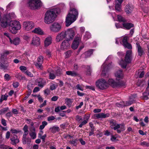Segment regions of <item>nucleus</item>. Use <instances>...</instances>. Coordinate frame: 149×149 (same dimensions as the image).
Instances as JSON below:
<instances>
[{"label":"nucleus","instance_id":"a211bd4d","mask_svg":"<svg viewBox=\"0 0 149 149\" xmlns=\"http://www.w3.org/2000/svg\"><path fill=\"white\" fill-rule=\"evenodd\" d=\"M136 45L138 55L140 56H141L144 53L143 49L141 47L139 43L137 42L136 43Z\"/></svg>","mask_w":149,"mask_h":149},{"label":"nucleus","instance_id":"6e6552de","mask_svg":"<svg viewBox=\"0 0 149 149\" xmlns=\"http://www.w3.org/2000/svg\"><path fill=\"white\" fill-rule=\"evenodd\" d=\"M28 3L30 8L33 10L37 9L41 5L40 0H29Z\"/></svg>","mask_w":149,"mask_h":149},{"label":"nucleus","instance_id":"e2e57ef3","mask_svg":"<svg viewBox=\"0 0 149 149\" xmlns=\"http://www.w3.org/2000/svg\"><path fill=\"white\" fill-rule=\"evenodd\" d=\"M28 129V126L26 125H25L24 126L23 128V130L24 131V132H29Z\"/></svg>","mask_w":149,"mask_h":149},{"label":"nucleus","instance_id":"5701e85b","mask_svg":"<svg viewBox=\"0 0 149 149\" xmlns=\"http://www.w3.org/2000/svg\"><path fill=\"white\" fill-rule=\"evenodd\" d=\"M133 9V7L132 6L129 4L127 5L125 8V11L127 14H129L131 13Z\"/></svg>","mask_w":149,"mask_h":149},{"label":"nucleus","instance_id":"39448f33","mask_svg":"<svg viewBox=\"0 0 149 149\" xmlns=\"http://www.w3.org/2000/svg\"><path fill=\"white\" fill-rule=\"evenodd\" d=\"M132 52L131 50H128L126 52L125 58V61L123 60H122L120 62L119 64L122 68H126L127 63L131 62V58L132 57Z\"/></svg>","mask_w":149,"mask_h":149},{"label":"nucleus","instance_id":"7ed1b4c3","mask_svg":"<svg viewBox=\"0 0 149 149\" xmlns=\"http://www.w3.org/2000/svg\"><path fill=\"white\" fill-rule=\"evenodd\" d=\"M4 10L2 8L0 7V25L2 27H6L8 25V21L14 17L15 15L14 13L4 15L1 18V15L4 13Z\"/></svg>","mask_w":149,"mask_h":149},{"label":"nucleus","instance_id":"dca6fc26","mask_svg":"<svg viewBox=\"0 0 149 149\" xmlns=\"http://www.w3.org/2000/svg\"><path fill=\"white\" fill-rule=\"evenodd\" d=\"M111 63H109L108 65L106 64V62L102 65L101 69L102 70V74H105V72L107 71L109 69L111 68Z\"/></svg>","mask_w":149,"mask_h":149},{"label":"nucleus","instance_id":"c03bdc74","mask_svg":"<svg viewBox=\"0 0 149 149\" xmlns=\"http://www.w3.org/2000/svg\"><path fill=\"white\" fill-rule=\"evenodd\" d=\"M47 137V134H45L41 136V135L40 134H39V137L42 140V142L43 143L45 142V139Z\"/></svg>","mask_w":149,"mask_h":149},{"label":"nucleus","instance_id":"0eeeda50","mask_svg":"<svg viewBox=\"0 0 149 149\" xmlns=\"http://www.w3.org/2000/svg\"><path fill=\"white\" fill-rule=\"evenodd\" d=\"M96 86L101 90L107 89L108 85L107 81L103 79H100L96 83Z\"/></svg>","mask_w":149,"mask_h":149},{"label":"nucleus","instance_id":"c756f323","mask_svg":"<svg viewBox=\"0 0 149 149\" xmlns=\"http://www.w3.org/2000/svg\"><path fill=\"white\" fill-rule=\"evenodd\" d=\"M33 132H30L29 134L31 138L33 139H35L36 137V134L35 132L36 129L34 127H33Z\"/></svg>","mask_w":149,"mask_h":149},{"label":"nucleus","instance_id":"c85d7f7f","mask_svg":"<svg viewBox=\"0 0 149 149\" xmlns=\"http://www.w3.org/2000/svg\"><path fill=\"white\" fill-rule=\"evenodd\" d=\"M65 104L69 107H70L72 103V99L70 98H66L65 99Z\"/></svg>","mask_w":149,"mask_h":149},{"label":"nucleus","instance_id":"4be33fe9","mask_svg":"<svg viewBox=\"0 0 149 149\" xmlns=\"http://www.w3.org/2000/svg\"><path fill=\"white\" fill-rule=\"evenodd\" d=\"M66 74L68 75L74 77H78L79 75L77 72L74 71H67L66 72Z\"/></svg>","mask_w":149,"mask_h":149},{"label":"nucleus","instance_id":"79ce46f5","mask_svg":"<svg viewBox=\"0 0 149 149\" xmlns=\"http://www.w3.org/2000/svg\"><path fill=\"white\" fill-rule=\"evenodd\" d=\"M128 37L127 36H125L123 38L122 41L123 45L128 42Z\"/></svg>","mask_w":149,"mask_h":149},{"label":"nucleus","instance_id":"ea45409f","mask_svg":"<svg viewBox=\"0 0 149 149\" xmlns=\"http://www.w3.org/2000/svg\"><path fill=\"white\" fill-rule=\"evenodd\" d=\"M88 118L89 117L88 116H87V117L86 120H84L83 122H82L81 124L79 125V127H82L83 125L86 124L88 123Z\"/></svg>","mask_w":149,"mask_h":149},{"label":"nucleus","instance_id":"8fccbe9b","mask_svg":"<svg viewBox=\"0 0 149 149\" xmlns=\"http://www.w3.org/2000/svg\"><path fill=\"white\" fill-rule=\"evenodd\" d=\"M55 119V117L53 116H49L47 118V120L49 122H51L52 121Z\"/></svg>","mask_w":149,"mask_h":149},{"label":"nucleus","instance_id":"b1692460","mask_svg":"<svg viewBox=\"0 0 149 149\" xmlns=\"http://www.w3.org/2000/svg\"><path fill=\"white\" fill-rule=\"evenodd\" d=\"M122 25L125 29L127 30L130 29L134 26L133 24L129 23H123Z\"/></svg>","mask_w":149,"mask_h":149},{"label":"nucleus","instance_id":"a18cd8bd","mask_svg":"<svg viewBox=\"0 0 149 149\" xmlns=\"http://www.w3.org/2000/svg\"><path fill=\"white\" fill-rule=\"evenodd\" d=\"M86 68L87 69V70L86 71V74L88 75H90L91 74V69L90 66L87 65L86 66Z\"/></svg>","mask_w":149,"mask_h":149},{"label":"nucleus","instance_id":"3c124183","mask_svg":"<svg viewBox=\"0 0 149 149\" xmlns=\"http://www.w3.org/2000/svg\"><path fill=\"white\" fill-rule=\"evenodd\" d=\"M8 109L9 108L8 107L5 108L1 109L0 110V114L5 113L6 112H7Z\"/></svg>","mask_w":149,"mask_h":149},{"label":"nucleus","instance_id":"423d86ee","mask_svg":"<svg viewBox=\"0 0 149 149\" xmlns=\"http://www.w3.org/2000/svg\"><path fill=\"white\" fill-rule=\"evenodd\" d=\"M10 29L12 33H16L17 31L19 30L21 28V25L20 23L16 20L12 21L10 22Z\"/></svg>","mask_w":149,"mask_h":149},{"label":"nucleus","instance_id":"58836bf2","mask_svg":"<svg viewBox=\"0 0 149 149\" xmlns=\"http://www.w3.org/2000/svg\"><path fill=\"white\" fill-rule=\"evenodd\" d=\"M121 4L117 3H116L115 6V8L116 10L118 11H120L121 10Z\"/></svg>","mask_w":149,"mask_h":149},{"label":"nucleus","instance_id":"393cba45","mask_svg":"<svg viewBox=\"0 0 149 149\" xmlns=\"http://www.w3.org/2000/svg\"><path fill=\"white\" fill-rule=\"evenodd\" d=\"M108 82L109 84L113 88H116L117 86V82L116 81L113 79H109L108 80Z\"/></svg>","mask_w":149,"mask_h":149},{"label":"nucleus","instance_id":"f03ea898","mask_svg":"<svg viewBox=\"0 0 149 149\" xmlns=\"http://www.w3.org/2000/svg\"><path fill=\"white\" fill-rule=\"evenodd\" d=\"M78 11L75 8H70V10L66 17L65 25L67 27L69 26L74 22L78 17Z\"/></svg>","mask_w":149,"mask_h":149},{"label":"nucleus","instance_id":"6e6d98bb","mask_svg":"<svg viewBox=\"0 0 149 149\" xmlns=\"http://www.w3.org/2000/svg\"><path fill=\"white\" fill-rule=\"evenodd\" d=\"M141 145L144 146L148 147L149 146V143L146 141H143L141 143Z\"/></svg>","mask_w":149,"mask_h":149},{"label":"nucleus","instance_id":"2f4dec72","mask_svg":"<svg viewBox=\"0 0 149 149\" xmlns=\"http://www.w3.org/2000/svg\"><path fill=\"white\" fill-rule=\"evenodd\" d=\"M117 86L116 87H125L126 86L125 82L123 81H117Z\"/></svg>","mask_w":149,"mask_h":149},{"label":"nucleus","instance_id":"774afa93","mask_svg":"<svg viewBox=\"0 0 149 149\" xmlns=\"http://www.w3.org/2000/svg\"><path fill=\"white\" fill-rule=\"evenodd\" d=\"M0 67H1V68L4 69H6L7 68V66L6 65L1 63H0Z\"/></svg>","mask_w":149,"mask_h":149},{"label":"nucleus","instance_id":"4c0bfd02","mask_svg":"<svg viewBox=\"0 0 149 149\" xmlns=\"http://www.w3.org/2000/svg\"><path fill=\"white\" fill-rule=\"evenodd\" d=\"M117 17L118 21L119 22H124L126 21V20L121 15H118Z\"/></svg>","mask_w":149,"mask_h":149},{"label":"nucleus","instance_id":"f3484780","mask_svg":"<svg viewBox=\"0 0 149 149\" xmlns=\"http://www.w3.org/2000/svg\"><path fill=\"white\" fill-rule=\"evenodd\" d=\"M36 82L38 83V86L41 88L43 87L46 84V80L45 79L42 78H39L37 79H36Z\"/></svg>","mask_w":149,"mask_h":149},{"label":"nucleus","instance_id":"37998d69","mask_svg":"<svg viewBox=\"0 0 149 149\" xmlns=\"http://www.w3.org/2000/svg\"><path fill=\"white\" fill-rule=\"evenodd\" d=\"M91 36L90 33L88 32H86L85 35L84 36V39L86 40L87 39L90 38Z\"/></svg>","mask_w":149,"mask_h":149},{"label":"nucleus","instance_id":"72a5a7b5","mask_svg":"<svg viewBox=\"0 0 149 149\" xmlns=\"http://www.w3.org/2000/svg\"><path fill=\"white\" fill-rule=\"evenodd\" d=\"M11 143L13 145H15L17 143L19 142V140L18 139H10Z\"/></svg>","mask_w":149,"mask_h":149},{"label":"nucleus","instance_id":"bf43d9fd","mask_svg":"<svg viewBox=\"0 0 149 149\" xmlns=\"http://www.w3.org/2000/svg\"><path fill=\"white\" fill-rule=\"evenodd\" d=\"M19 69L21 71L24 72H25V71H26L27 70L26 68L24 66H20L19 67Z\"/></svg>","mask_w":149,"mask_h":149},{"label":"nucleus","instance_id":"6ab92c4d","mask_svg":"<svg viewBox=\"0 0 149 149\" xmlns=\"http://www.w3.org/2000/svg\"><path fill=\"white\" fill-rule=\"evenodd\" d=\"M40 44L39 38L36 36H34L32 38L31 44L37 46L39 45Z\"/></svg>","mask_w":149,"mask_h":149},{"label":"nucleus","instance_id":"052dcab7","mask_svg":"<svg viewBox=\"0 0 149 149\" xmlns=\"http://www.w3.org/2000/svg\"><path fill=\"white\" fill-rule=\"evenodd\" d=\"M31 85V84H29L27 86V88L28 89V95H30L31 92H32V89L33 88L31 87V88H30V85Z\"/></svg>","mask_w":149,"mask_h":149},{"label":"nucleus","instance_id":"09e8293b","mask_svg":"<svg viewBox=\"0 0 149 149\" xmlns=\"http://www.w3.org/2000/svg\"><path fill=\"white\" fill-rule=\"evenodd\" d=\"M125 47L129 49H132V45L128 42L123 45Z\"/></svg>","mask_w":149,"mask_h":149},{"label":"nucleus","instance_id":"c9c22d12","mask_svg":"<svg viewBox=\"0 0 149 149\" xmlns=\"http://www.w3.org/2000/svg\"><path fill=\"white\" fill-rule=\"evenodd\" d=\"M78 140L77 139H74L70 141V144L73 145L74 146H76L77 144Z\"/></svg>","mask_w":149,"mask_h":149},{"label":"nucleus","instance_id":"13d9d810","mask_svg":"<svg viewBox=\"0 0 149 149\" xmlns=\"http://www.w3.org/2000/svg\"><path fill=\"white\" fill-rule=\"evenodd\" d=\"M9 146H8L2 144L0 145V148L1 149H8Z\"/></svg>","mask_w":149,"mask_h":149},{"label":"nucleus","instance_id":"2eb2a0df","mask_svg":"<svg viewBox=\"0 0 149 149\" xmlns=\"http://www.w3.org/2000/svg\"><path fill=\"white\" fill-rule=\"evenodd\" d=\"M65 35V31H62L58 33L56 37V41L58 42L63 40L64 39L66 38Z\"/></svg>","mask_w":149,"mask_h":149},{"label":"nucleus","instance_id":"412c9836","mask_svg":"<svg viewBox=\"0 0 149 149\" xmlns=\"http://www.w3.org/2000/svg\"><path fill=\"white\" fill-rule=\"evenodd\" d=\"M115 75L116 77V80L119 81L122 79L123 76L122 70H120L117 71L115 73Z\"/></svg>","mask_w":149,"mask_h":149},{"label":"nucleus","instance_id":"4468645a","mask_svg":"<svg viewBox=\"0 0 149 149\" xmlns=\"http://www.w3.org/2000/svg\"><path fill=\"white\" fill-rule=\"evenodd\" d=\"M23 25L25 29L29 31L32 29L34 26V24L32 22H25L23 23Z\"/></svg>","mask_w":149,"mask_h":149},{"label":"nucleus","instance_id":"49530a36","mask_svg":"<svg viewBox=\"0 0 149 149\" xmlns=\"http://www.w3.org/2000/svg\"><path fill=\"white\" fill-rule=\"evenodd\" d=\"M14 5V3L13 2H10L7 6L6 8L7 10H9Z\"/></svg>","mask_w":149,"mask_h":149},{"label":"nucleus","instance_id":"9d476101","mask_svg":"<svg viewBox=\"0 0 149 149\" xmlns=\"http://www.w3.org/2000/svg\"><path fill=\"white\" fill-rule=\"evenodd\" d=\"M65 32L66 40H68L69 41L72 40L75 35L74 31L72 29H68Z\"/></svg>","mask_w":149,"mask_h":149},{"label":"nucleus","instance_id":"9b49d317","mask_svg":"<svg viewBox=\"0 0 149 149\" xmlns=\"http://www.w3.org/2000/svg\"><path fill=\"white\" fill-rule=\"evenodd\" d=\"M61 28V24L57 22L53 23L50 27L51 30L55 33L59 31Z\"/></svg>","mask_w":149,"mask_h":149},{"label":"nucleus","instance_id":"bb28decb","mask_svg":"<svg viewBox=\"0 0 149 149\" xmlns=\"http://www.w3.org/2000/svg\"><path fill=\"white\" fill-rule=\"evenodd\" d=\"M93 50H94L93 49H90L88 51L85 52L83 54V55L84 56V57L86 58L89 57L93 54Z\"/></svg>","mask_w":149,"mask_h":149},{"label":"nucleus","instance_id":"338daca9","mask_svg":"<svg viewBox=\"0 0 149 149\" xmlns=\"http://www.w3.org/2000/svg\"><path fill=\"white\" fill-rule=\"evenodd\" d=\"M76 120L78 122H80L82 120L81 116H76Z\"/></svg>","mask_w":149,"mask_h":149},{"label":"nucleus","instance_id":"ddd939ff","mask_svg":"<svg viewBox=\"0 0 149 149\" xmlns=\"http://www.w3.org/2000/svg\"><path fill=\"white\" fill-rule=\"evenodd\" d=\"M68 40H63L61 43L60 48L62 50H65L69 48L70 47V43Z\"/></svg>","mask_w":149,"mask_h":149},{"label":"nucleus","instance_id":"aec40b11","mask_svg":"<svg viewBox=\"0 0 149 149\" xmlns=\"http://www.w3.org/2000/svg\"><path fill=\"white\" fill-rule=\"evenodd\" d=\"M109 113L104 114L103 113H96L94 114V116L98 118H105L109 117Z\"/></svg>","mask_w":149,"mask_h":149},{"label":"nucleus","instance_id":"a878e982","mask_svg":"<svg viewBox=\"0 0 149 149\" xmlns=\"http://www.w3.org/2000/svg\"><path fill=\"white\" fill-rule=\"evenodd\" d=\"M20 41V39L19 38H14L13 40H12L11 38H10V42L11 44L17 45L19 44Z\"/></svg>","mask_w":149,"mask_h":149},{"label":"nucleus","instance_id":"f8f14e48","mask_svg":"<svg viewBox=\"0 0 149 149\" xmlns=\"http://www.w3.org/2000/svg\"><path fill=\"white\" fill-rule=\"evenodd\" d=\"M81 40V37L80 36L76 37L71 47L74 49H77Z\"/></svg>","mask_w":149,"mask_h":149},{"label":"nucleus","instance_id":"680f3d73","mask_svg":"<svg viewBox=\"0 0 149 149\" xmlns=\"http://www.w3.org/2000/svg\"><path fill=\"white\" fill-rule=\"evenodd\" d=\"M13 114L11 112H8L6 114V116L8 119H9L12 116Z\"/></svg>","mask_w":149,"mask_h":149},{"label":"nucleus","instance_id":"603ef678","mask_svg":"<svg viewBox=\"0 0 149 149\" xmlns=\"http://www.w3.org/2000/svg\"><path fill=\"white\" fill-rule=\"evenodd\" d=\"M56 77V75L54 73L49 72V77L50 79L53 80Z\"/></svg>","mask_w":149,"mask_h":149},{"label":"nucleus","instance_id":"20e7f679","mask_svg":"<svg viewBox=\"0 0 149 149\" xmlns=\"http://www.w3.org/2000/svg\"><path fill=\"white\" fill-rule=\"evenodd\" d=\"M110 127L112 129L116 130L118 133H120L121 132L125 130L124 123L119 124L116 121L111 120L110 122Z\"/></svg>","mask_w":149,"mask_h":149},{"label":"nucleus","instance_id":"69168bd1","mask_svg":"<svg viewBox=\"0 0 149 149\" xmlns=\"http://www.w3.org/2000/svg\"><path fill=\"white\" fill-rule=\"evenodd\" d=\"M46 54L48 57L49 58L51 57V52L49 50H47L46 51Z\"/></svg>","mask_w":149,"mask_h":149},{"label":"nucleus","instance_id":"0e129e2a","mask_svg":"<svg viewBox=\"0 0 149 149\" xmlns=\"http://www.w3.org/2000/svg\"><path fill=\"white\" fill-rule=\"evenodd\" d=\"M76 88L78 90H79L81 91H83V89L82 88L81 86L79 84H78L77 85Z\"/></svg>","mask_w":149,"mask_h":149},{"label":"nucleus","instance_id":"4d7b16f0","mask_svg":"<svg viewBox=\"0 0 149 149\" xmlns=\"http://www.w3.org/2000/svg\"><path fill=\"white\" fill-rule=\"evenodd\" d=\"M24 73L30 77H32L33 76V74H32L31 72L28 70H26V71L24 72Z\"/></svg>","mask_w":149,"mask_h":149},{"label":"nucleus","instance_id":"1a4fd4ad","mask_svg":"<svg viewBox=\"0 0 149 149\" xmlns=\"http://www.w3.org/2000/svg\"><path fill=\"white\" fill-rule=\"evenodd\" d=\"M43 57L42 56H39L37 58L36 62L34 63V64L36 68L39 70H41L43 67L42 64L43 61Z\"/></svg>","mask_w":149,"mask_h":149},{"label":"nucleus","instance_id":"de8ad7c7","mask_svg":"<svg viewBox=\"0 0 149 149\" xmlns=\"http://www.w3.org/2000/svg\"><path fill=\"white\" fill-rule=\"evenodd\" d=\"M10 131L12 134H17L21 132V130L13 129H11Z\"/></svg>","mask_w":149,"mask_h":149},{"label":"nucleus","instance_id":"cd10ccee","mask_svg":"<svg viewBox=\"0 0 149 149\" xmlns=\"http://www.w3.org/2000/svg\"><path fill=\"white\" fill-rule=\"evenodd\" d=\"M52 43V38L51 37L47 38L44 41L45 46L47 47Z\"/></svg>","mask_w":149,"mask_h":149},{"label":"nucleus","instance_id":"864d4df0","mask_svg":"<svg viewBox=\"0 0 149 149\" xmlns=\"http://www.w3.org/2000/svg\"><path fill=\"white\" fill-rule=\"evenodd\" d=\"M26 136L24 134L23 135L22 139V141L23 144H25L26 143Z\"/></svg>","mask_w":149,"mask_h":149},{"label":"nucleus","instance_id":"7c9ffc66","mask_svg":"<svg viewBox=\"0 0 149 149\" xmlns=\"http://www.w3.org/2000/svg\"><path fill=\"white\" fill-rule=\"evenodd\" d=\"M32 32L39 34L42 35L43 34V32L42 30L39 27L36 28L33 30Z\"/></svg>","mask_w":149,"mask_h":149},{"label":"nucleus","instance_id":"f257e3e1","mask_svg":"<svg viewBox=\"0 0 149 149\" xmlns=\"http://www.w3.org/2000/svg\"><path fill=\"white\" fill-rule=\"evenodd\" d=\"M59 12L58 8L50 9L47 10L45 13L44 18L45 22L47 24H49L54 21L56 17V14Z\"/></svg>","mask_w":149,"mask_h":149},{"label":"nucleus","instance_id":"e433bc0d","mask_svg":"<svg viewBox=\"0 0 149 149\" xmlns=\"http://www.w3.org/2000/svg\"><path fill=\"white\" fill-rule=\"evenodd\" d=\"M42 124L40 125L39 127V129L40 130H43L45 126L47 125V123L46 121H43L42 122Z\"/></svg>","mask_w":149,"mask_h":149},{"label":"nucleus","instance_id":"5fc2aeb1","mask_svg":"<svg viewBox=\"0 0 149 149\" xmlns=\"http://www.w3.org/2000/svg\"><path fill=\"white\" fill-rule=\"evenodd\" d=\"M62 73V70L60 69H58L56 71V76L60 75Z\"/></svg>","mask_w":149,"mask_h":149},{"label":"nucleus","instance_id":"a19ab883","mask_svg":"<svg viewBox=\"0 0 149 149\" xmlns=\"http://www.w3.org/2000/svg\"><path fill=\"white\" fill-rule=\"evenodd\" d=\"M8 97V96L7 95H2L0 99V102L1 103L3 101L6 100Z\"/></svg>","mask_w":149,"mask_h":149},{"label":"nucleus","instance_id":"473e14b6","mask_svg":"<svg viewBox=\"0 0 149 149\" xmlns=\"http://www.w3.org/2000/svg\"><path fill=\"white\" fill-rule=\"evenodd\" d=\"M59 129V127H58L54 126L52 127H50L49 130L53 133H55L56 131H58Z\"/></svg>","mask_w":149,"mask_h":149},{"label":"nucleus","instance_id":"f704fd0d","mask_svg":"<svg viewBox=\"0 0 149 149\" xmlns=\"http://www.w3.org/2000/svg\"><path fill=\"white\" fill-rule=\"evenodd\" d=\"M134 102V100L127 101L125 102H123L124 106H127L132 104Z\"/></svg>","mask_w":149,"mask_h":149}]
</instances>
